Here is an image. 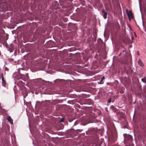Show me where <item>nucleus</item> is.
Returning <instances> with one entry per match:
<instances>
[{"label":"nucleus","instance_id":"9","mask_svg":"<svg viewBox=\"0 0 146 146\" xmlns=\"http://www.w3.org/2000/svg\"><path fill=\"white\" fill-rule=\"evenodd\" d=\"M105 79V77L104 76H103L101 78L100 81V83H99V84H102L103 83V80Z\"/></svg>","mask_w":146,"mask_h":146},{"label":"nucleus","instance_id":"6","mask_svg":"<svg viewBox=\"0 0 146 146\" xmlns=\"http://www.w3.org/2000/svg\"><path fill=\"white\" fill-rule=\"evenodd\" d=\"M2 84L3 86L4 87H6L7 84V82L5 80V79H2Z\"/></svg>","mask_w":146,"mask_h":146},{"label":"nucleus","instance_id":"12","mask_svg":"<svg viewBox=\"0 0 146 146\" xmlns=\"http://www.w3.org/2000/svg\"><path fill=\"white\" fill-rule=\"evenodd\" d=\"M64 118H62L60 121V122H63L64 121Z\"/></svg>","mask_w":146,"mask_h":146},{"label":"nucleus","instance_id":"4","mask_svg":"<svg viewBox=\"0 0 146 146\" xmlns=\"http://www.w3.org/2000/svg\"><path fill=\"white\" fill-rule=\"evenodd\" d=\"M102 13L103 17L106 19L107 18V13L104 9L102 10Z\"/></svg>","mask_w":146,"mask_h":146},{"label":"nucleus","instance_id":"19","mask_svg":"<svg viewBox=\"0 0 146 146\" xmlns=\"http://www.w3.org/2000/svg\"><path fill=\"white\" fill-rule=\"evenodd\" d=\"M66 20H64V21H66Z\"/></svg>","mask_w":146,"mask_h":146},{"label":"nucleus","instance_id":"18","mask_svg":"<svg viewBox=\"0 0 146 146\" xmlns=\"http://www.w3.org/2000/svg\"><path fill=\"white\" fill-rule=\"evenodd\" d=\"M66 20H64V21H66Z\"/></svg>","mask_w":146,"mask_h":146},{"label":"nucleus","instance_id":"16","mask_svg":"<svg viewBox=\"0 0 146 146\" xmlns=\"http://www.w3.org/2000/svg\"><path fill=\"white\" fill-rule=\"evenodd\" d=\"M124 52V50H123V52Z\"/></svg>","mask_w":146,"mask_h":146},{"label":"nucleus","instance_id":"14","mask_svg":"<svg viewBox=\"0 0 146 146\" xmlns=\"http://www.w3.org/2000/svg\"><path fill=\"white\" fill-rule=\"evenodd\" d=\"M5 69H6V70L8 71V68H5Z\"/></svg>","mask_w":146,"mask_h":146},{"label":"nucleus","instance_id":"17","mask_svg":"<svg viewBox=\"0 0 146 146\" xmlns=\"http://www.w3.org/2000/svg\"><path fill=\"white\" fill-rule=\"evenodd\" d=\"M143 79H142V81H143V82H144V81H143Z\"/></svg>","mask_w":146,"mask_h":146},{"label":"nucleus","instance_id":"8","mask_svg":"<svg viewBox=\"0 0 146 146\" xmlns=\"http://www.w3.org/2000/svg\"><path fill=\"white\" fill-rule=\"evenodd\" d=\"M21 90L22 91V93L23 94V95H25L26 94H27V91H26V90L25 89H24V91H23V90H22V89H21Z\"/></svg>","mask_w":146,"mask_h":146},{"label":"nucleus","instance_id":"2","mask_svg":"<svg viewBox=\"0 0 146 146\" xmlns=\"http://www.w3.org/2000/svg\"><path fill=\"white\" fill-rule=\"evenodd\" d=\"M127 14L129 19H130V18L133 19V15L131 11L130 10L129 11H127Z\"/></svg>","mask_w":146,"mask_h":146},{"label":"nucleus","instance_id":"5","mask_svg":"<svg viewBox=\"0 0 146 146\" xmlns=\"http://www.w3.org/2000/svg\"><path fill=\"white\" fill-rule=\"evenodd\" d=\"M138 64L141 66L143 67L144 64L140 59H139L138 61Z\"/></svg>","mask_w":146,"mask_h":146},{"label":"nucleus","instance_id":"13","mask_svg":"<svg viewBox=\"0 0 146 146\" xmlns=\"http://www.w3.org/2000/svg\"><path fill=\"white\" fill-rule=\"evenodd\" d=\"M1 77L2 79H4V76H3V73H2L1 74Z\"/></svg>","mask_w":146,"mask_h":146},{"label":"nucleus","instance_id":"7","mask_svg":"<svg viewBox=\"0 0 146 146\" xmlns=\"http://www.w3.org/2000/svg\"><path fill=\"white\" fill-rule=\"evenodd\" d=\"M7 119L9 122H10L11 123H13V120L12 119L10 116H9L7 117Z\"/></svg>","mask_w":146,"mask_h":146},{"label":"nucleus","instance_id":"1","mask_svg":"<svg viewBox=\"0 0 146 146\" xmlns=\"http://www.w3.org/2000/svg\"><path fill=\"white\" fill-rule=\"evenodd\" d=\"M117 136L116 134L112 133L110 137V139L113 142H115L117 140Z\"/></svg>","mask_w":146,"mask_h":146},{"label":"nucleus","instance_id":"11","mask_svg":"<svg viewBox=\"0 0 146 146\" xmlns=\"http://www.w3.org/2000/svg\"><path fill=\"white\" fill-rule=\"evenodd\" d=\"M111 99L110 98L108 101V104H109L111 103Z\"/></svg>","mask_w":146,"mask_h":146},{"label":"nucleus","instance_id":"3","mask_svg":"<svg viewBox=\"0 0 146 146\" xmlns=\"http://www.w3.org/2000/svg\"><path fill=\"white\" fill-rule=\"evenodd\" d=\"M132 136L130 135H127L125 137V139L127 140L128 141L131 142L132 140Z\"/></svg>","mask_w":146,"mask_h":146},{"label":"nucleus","instance_id":"15","mask_svg":"<svg viewBox=\"0 0 146 146\" xmlns=\"http://www.w3.org/2000/svg\"><path fill=\"white\" fill-rule=\"evenodd\" d=\"M5 69H6V70L8 71V68H5Z\"/></svg>","mask_w":146,"mask_h":146},{"label":"nucleus","instance_id":"10","mask_svg":"<svg viewBox=\"0 0 146 146\" xmlns=\"http://www.w3.org/2000/svg\"><path fill=\"white\" fill-rule=\"evenodd\" d=\"M89 132L92 135L93 134H94V133H96L95 132H93V130L92 131H89Z\"/></svg>","mask_w":146,"mask_h":146}]
</instances>
